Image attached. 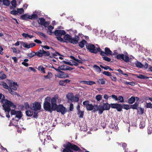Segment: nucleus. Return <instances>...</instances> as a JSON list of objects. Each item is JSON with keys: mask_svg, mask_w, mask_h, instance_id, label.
I'll list each match as a JSON object with an SVG mask.
<instances>
[{"mask_svg": "<svg viewBox=\"0 0 152 152\" xmlns=\"http://www.w3.org/2000/svg\"><path fill=\"white\" fill-rule=\"evenodd\" d=\"M8 91H9L10 93L12 95H18V94L17 92H15L13 91L12 90L11 88H10L9 89H8Z\"/></svg>", "mask_w": 152, "mask_h": 152, "instance_id": "ea45409f", "label": "nucleus"}, {"mask_svg": "<svg viewBox=\"0 0 152 152\" xmlns=\"http://www.w3.org/2000/svg\"><path fill=\"white\" fill-rule=\"evenodd\" d=\"M112 105L113 107L115 108L118 111L120 112L122 110L123 108L126 110H128L130 108V106L129 104L115 103Z\"/></svg>", "mask_w": 152, "mask_h": 152, "instance_id": "423d86ee", "label": "nucleus"}, {"mask_svg": "<svg viewBox=\"0 0 152 152\" xmlns=\"http://www.w3.org/2000/svg\"><path fill=\"white\" fill-rule=\"evenodd\" d=\"M103 59L107 61L110 62L111 61V59L108 57L104 56L102 57Z\"/></svg>", "mask_w": 152, "mask_h": 152, "instance_id": "49530a36", "label": "nucleus"}, {"mask_svg": "<svg viewBox=\"0 0 152 152\" xmlns=\"http://www.w3.org/2000/svg\"><path fill=\"white\" fill-rule=\"evenodd\" d=\"M65 148L63 149V152H70V151L72 150L75 151H79L81 152L82 151L78 146L72 144L69 142H68L66 144L63 145Z\"/></svg>", "mask_w": 152, "mask_h": 152, "instance_id": "f03ea898", "label": "nucleus"}, {"mask_svg": "<svg viewBox=\"0 0 152 152\" xmlns=\"http://www.w3.org/2000/svg\"><path fill=\"white\" fill-rule=\"evenodd\" d=\"M3 97L1 101L2 103H5V104L3 105V107L5 112H8L10 111V107H11L12 108L16 107V105L14 104L12 102L8 100L4 99V98H5V97L4 95H3Z\"/></svg>", "mask_w": 152, "mask_h": 152, "instance_id": "7ed1b4c3", "label": "nucleus"}, {"mask_svg": "<svg viewBox=\"0 0 152 152\" xmlns=\"http://www.w3.org/2000/svg\"><path fill=\"white\" fill-rule=\"evenodd\" d=\"M56 110L57 112L59 113H61V114L64 115V114L66 111V109L63 104H59L54 108L53 111Z\"/></svg>", "mask_w": 152, "mask_h": 152, "instance_id": "6e6552de", "label": "nucleus"}, {"mask_svg": "<svg viewBox=\"0 0 152 152\" xmlns=\"http://www.w3.org/2000/svg\"><path fill=\"white\" fill-rule=\"evenodd\" d=\"M118 100L119 101V102L123 103L124 102V97L122 96H119L118 97Z\"/></svg>", "mask_w": 152, "mask_h": 152, "instance_id": "79ce46f5", "label": "nucleus"}, {"mask_svg": "<svg viewBox=\"0 0 152 152\" xmlns=\"http://www.w3.org/2000/svg\"><path fill=\"white\" fill-rule=\"evenodd\" d=\"M18 120H15L14 119H13V120L12 121V122L11 123V124H10V126H17L18 125Z\"/></svg>", "mask_w": 152, "mask_h": 152, "instance_id": "c756f323", "label": "nucleus"}, {"mask_svg": "<svg viewBox=\"0 0 152 152\" xmlns=\"http://www.w3.org/2000/svg\"><path fill=\"white\" fill-rule=\"evenodd\" d=\"M139 103L136 102L135 103L132 105H130V108L133 109L137 110L138 107Z\"/></svg>", "mask_w": 152, "mask_h": 152, "instance_id": "4be33fe9", "label": "nucleus"}, {"mask_svg": "<svg viewBox=\"0 0 152 152\" xmlns=\"http://www.w3.org/2000/svg\"><path fill=\"white\" fill-rule=\"evenodd\" d=\"M100 66L102 68L104 69L107 70L110 68V67L108 66H104L102 65H100Z\"/></svg>", "mask_w": 152, "mask_h": 152, "instance_id": "680f3d73", "label": "nucleus"}, {"mask_svg": "<svg viewBox=\"0 0 152 152\" xmlns=\"http://www.w3.org/2000/svg\"><path fill=\"white\" fill-rule=\"evenodd\" d=\"M82 34H79L78 36L75 35V37L74 38H71L69 42L73 44H76L78 43V41L80 40V37L79 36L81 37Z\"/></svg>", "mask_w": 152, "mask_h": 152, "instance_id": "2eb2a0df", "label": "nucleus"}, {"mask_svg": "<svg viewBox=\"0 0 152 152\" xmlns=\"http://www.w3.org/2000/svg\"><path fill=\"white\" fill-rule=\"evenodd\" d=\"M144 112V109L143 108L140 107V108L137 110V113L139 114L142 115Z\"/></svg>", "mask_w": 152, "mask_h": 152, "instance_id": "e433bc0d", "label": "nucleus"}, {"mask_svg": "<svg viewBox=\"0 0 152 152\" xmlns=\"http://www.w3.org/2000/svg\"><path fill=\"white\" fill-rule=\"evenodd\" d=\"M135 101V97L134 96H132L128 100V103L129 104H132Z\"/></svg>", "mask_w": 152, "mask_h": 152, "instance_id": "393cba45", "label": "nucleus"}, {"mask_svg": "<svg viewBox=\"0 0 152 152\" xmlns=\"http://www.w3.org/2000/svg\"><path fill=\"white\" fill-rule=\"evenodd\" d=\"M36 34H38L39 35H40L44 38L46 37V35L44 34H43V33L40 32L39 31H38L36 33Z\"/></svg>", "mask_w": 152, "mask_h": 152, "instance_id": "864d4df0", "label": "nucleus"}, {"mask_svg": "<svg viewBox=\"0 0 152 152\" xmlns=\"http://www.w3.org/2000/svg\"><path fill=\"white\" fill-rule=\"evenodd\" d=\"M116 58L118 59L123 60L127 62L129 61V57L124 54H118L117 55Z\"/></svg>", "mask_w": 152, "mask_h": 152, "instance_id": "9d476101", "label": "nucleus"}, {"mask_svg": "<svg viewBox=\"0 0 152 152\" xmlns=\"http://www.w3.org/2000/svg\"><path fill=\"white\" fill-rule=\"evenodd\" d=\"M39 21L38 23L41 26H43L45 27H47L49 25L50 23L48 21H46L45 19L43 18H41L39 19Z\"/></svg>", "mask_w": 152, "mask_h": 152, "instance_id": "4468645a", "label": "nucleus"}, {"mask_svg": "<svg viewBox=\"0 0 152 152\" xmlns=\"http://www.w3.org/2000/svg\"><path fill=\"white\" fill-rule=\"evenodd\" d=\"M59 72L60 73L58 74L57 76L58 77L63 78L69 77V75L65 73L64 72L61 71Z\"/></svg>", "mask_w": 152, "mask_h": 152, "instance_id": "f3484780", "label": "nucleus"}, {"mask_svg": "<svg viewBox=\"0 0 152 152\" xmlns=\"http://www.w3.org/2000/svg\"><path fill=\"white\" fill-rule=\"evenodd\" d=\"M93 67L96 70V71L97 72H100L101 71V68L98 66L94 65L93 66Z\"/></svg>", "mask_w": 152, "mask_h": 152, "instance_id": "f704fd0d", "label": "nucleus"}, {"mask_svg": "<svg viewBox=\"0 0 152 152\" xmlns=\"http://www.w3.org/2000/svg\"><path fill=\"white\" fill-rule=\"evenodd\" d=\"M73 100L75 102H77L79 101V98L78 97L75 96V97H74Z\"/></svg>", "mask_w": 152, "mask_h": 152, "instance_id": "774afa93", "label": "nucleus"}, {"mask_svg": "<svg viewBox=\"0 0 152 152\" xmlns=\"http://www.w3.org/2000/svg\"><path fill=\"white\" fill-rule=\"evenodd\" d=\"M1 85H2L4 88L5 89H7L8 90L10 88V86L9 87L8 85L5 82H3L1 84H0Z\"/></svg>", "mask_w": 152, "mask_h": 152, "instance_id": "72a5a7b5", "label": "nucleus"}, {"mask_svg": "<svg viewBox=\"0 0 152 152\" xmlns=\"http://www.w3.org/2000/svg\"><path fill=\"white\" fill-rule=\"evenodd\" d=\"M135 64L137 67L140 68H142L144 66V65L142 64L140 62L138 61H136L135 62Z\"/></svg>", "mask_w": 152, "mask_h": 152, "instance_id": "5701e85b", "label": "nucleus"}, {"mask_svg": "<svg viewBox=\"0 0 152 152\" xmlns=\"http://www.w3.org/2000/svg\"><path fill=\"white\" fill-rule=\"evenodd\" d=\"M94 107H96V108H94V112H95L98 110V112H99V109L100 107H99V105L98 106L97 105H95L94 106Z\"/></svg>", "mask_w": 152, "mask_h": 152, "instance_id": "09e8293b", "label": "nucleus"}, {"mask_svg": "<svg viewBox=\"0 0 152 152\" xmlns=\"http://www.w3.org/2000/svg\"><path fill=\"white\" fill-rule=\"evenodd\" d=\"M80 83L87 84L89 85H92L93 84H96V83L92 81H80Z\"/></svg>", "mask_w": 152, "mask_h": 152, "instance_id": "6ab92c4d", "label": "nucleus"}, {"mask_svg": "<svg viewBox=\"0 0 152 152\" xmlns=\"http://www.w3.org/2000/svg\"><path fill=\"white\" fill-rule=\"evenodd\" d=\"M38 18V15L36 14H33L31 15H30V19H36Z\"/></svg>", "mask_w": 152, "mask_h": 152, "instance_id": "58836bf2", "label": "nucleus"}, {"mask_svg": "<svg viewBox=\"0 0 152 152\" xmlns=\"http://www.w3.org/2000/svg\"><path fill=\"white\" fill-rule=\"evenodd\" d=\"M47 27L49 31H52L53 29L54 28V27L52 26H49Z\"/></svg>", "mask_w": 152, "mask_h": 152, "instance_id": "338daca9", "label": "nucleus"}, {"mask_svg": "<svg viewBox=\"0 0 152 152\" xmlns=\"http://www.w3.org/2000/svg\"><path fill=\"white\" fill-rule=\"evenodd\" d=\"M109 126L110 128L113 129H116V126H115V124L113 125V124H110Z\"/></svg>", "mask_w": 152, "mask_h": 152, "instance_id": "052dcab7", "label": "nucleus"}, {"mask_svg": "<svg viewBox=\"0 0 152 152\" xmlns=\"http://www.w3.org/2000/svg\"><path fill=\"white\" fill-rule=\"evenodd\" d=\"M10 14L14 15H15L18 14L17 11L14 10L11 11H10Z\"/></svg>", "mask_w": 152, "mask_h": 152, "instance_id": "4d7b16f0", "label": "nucleus"}, {"mask_svg": "<svg viewBox=\"0 0 152 152\" xmlns=\"http://www.w3.org/2000/svg\"><path fill=\"white\" fill-rule=\"evenodd\" d=\"M100 55L102 56H105L106 55L107 56L114 55V54H113L112 51L110 50L109 48L107 47H106L104 48V52L102 51L101 49L100 51Z\"/></svg>", "mask_w": 152, "mask_h": 152, "instance_id": "1a4fd4ad", "label": "nucleus"}, {"mask_svg": "<svg viewBox=\"0 0 152 152\" xmlns=\"http://www.w3.org/2000/svg\"><path fill=\"white\" fill-rule=\"evenodd\" d=\"M73 104L72 103H71L70 105L69 110L70 111H72L73 110Z\"/></svg>", "mask_w": 152, "mask_h": 152, "instance_id": "69168bd1", "label": "nucleus"}, {"mask_svg": "<svg viewBox=\"0 0 152 152\" xmlns=\"http://www.w3.org/2000/svg\"><path fill=\"white\" fill-rule=\"evenodd\" d=\"M11 111V115H16L17 111H16L14 110H10Z\"/></svg>", "mask_w": 152, "mask_h": 152, "instance_id": "bf43d9fd", "label": "nucleus"}, {"mask_svg": "<svg viewBox=\"0 0 152 152\" xmlns=\"http://www.w3.org/2000/svg\"><path fill=\"white\" fill-rule=\"evenodd\" d=\"M115 104V103H111L109 104L107 102L106 103H103L102 105H99V112H98V114L101 115L102 114L104 111L105 110H110V107L112 108L115 109V108L113 107L112 105Z\"/></svg>", "mask_w": 152, "mask_h": 152, "instance_id": "39448f33", "label": "nucleus"}, {"mask_svg": "<svg viewBox=\"0 0 152 152\" xmlns=\"http://www.w3.org/2000/svg\"><path fill=\"white\" fill-rule=\"evenodd\" d=\"M110 78L111 79L114 81H116L117 80V78L115 76H110Z\"/></svg>", "mask_w": 152, "mask_h": 152, "instance_id": "0e129e2a", "label": "nucleus"}, {"mask_svg": "<svg viewBox=\"0 0 152 152\" xmlns=\"http://www.w3.org/2000/svg\"><path fill=\"white\" fill-rule=\"evenodd\" d=\"M136 76L137 78L140 79H146L149 78L148 77L145 76L142 74H139L138 75H136Z\"/></svg>", "mask_w": 152, "mask_h": 152, "instance_id": "bb28decb", "label": "nucleus"}, {"mask_svg": "<svg viewBox=\"0 0 152 152\" xmlns=\"http://www.w3.org/2000/svg\"><path fill=\"white\" fill-rule=\"evenodd\" d=\"M110 97H111L115 101L118 100V97L117 96L114 94L112 95L111 96H110Z\"/></svg>", "mask_w": 152, "mask_h": 152, "instance_id": "6e6d98bb", "label": "nucleus"}, {"mask_svg": "<svg viewBox=\"0 0 152 152\" xmlns=\"http://www.w3.org/2000/svg\"><path fill=\"white\" fill-rule=\"evenodd\" d=\"M26 114L28 116L31 117L33 115V113L32 111L28 110L26 112Z\"/></svg>", "mask_w": 152, "mask_h": 152, "instance_id": "c9c22d12", "label": "nucleus"}, {"mask_svg": "<svg viewBox=\"0 0 152 152\" xmlns=\"http://www.w3.org/2000/svg\"><path fill=\"white\" fill-rule=\"evenodd\" d=\"M146 107L147 108H152V104L151 102L147 103Z\"/></svg>", "mask_w": 152, "mask_h": 152, "instance_id": "3c124183", "label": "nucleus"}, {"mask_svg": "<svg viewBox=\"0 0 152 152\" xmlns=\"http://www.w3.org/2000/svg\"><path fill=\"white\" fill-rule=\"evenodd\" d=\"M17 11L18 14L19 13L20 14H23L24 12L23 9L22 8H18L17 9Z\"/></svg>", "mask_w": 152, "mask_h": 152, "instance_id": "a18cd8bd", "label": "nucleus"}, {"mask_svg": "<svg viewBox=\"0 0 152 152\" xmlns=\"http://www.w3.org/2000/svg\"><path fill=\"white\" fill-rule=\"evenodd\" d=\"M53 33L55 35L58 37H61L66 34L65 31L64 30H56Z\"/></svg>", "mask_w": 152, "mask_h": 152, "instance_id": "dca6fc26", "label": "nucleus"}, {"mask_svg": "<svg viewBox=\"0 0 152 152\" xmlns=\"http://www.w3.org/2000/svg\"><path fill=\"white\" fill-rule=\"evenodd\" d=\"M58 97L57 94H56L54 95L53 97L51 98L50 101L51 102V104L54 109L57 106V100L58 99Z\"/></svg>", "mask_w": 152, "mask_h": 152, "instance_id": "f8f14e48", "label": "nucleus"}, {"mask_svg": "<svg viewBox=\"0 0 152 152\" xmlns=\"http://www.w3.org/2000/svg\"><path fill=\"white\" fill-rule=\"evenodd\" d=\"M11 4L12 6H10V9H14L17 6V2L15 0H12L11 2Z\"/></svg>", "mask_w": 152, "mask_h": 152, "instance_id": "aec40b11", "label": "nucleus"}, {"mask_svg": "<svg viewBox=\"0 0 152 152\" xmlns=\"http://www.w3.org/2000/svg\"><path fill=\"white\" fill-rule=\"evenodd\" d=\"M77 114L79 115V117L80 118H83L84 115V111H80L77 112Z\"/></svg>", "mask_w": 152, "mask_h": 152, "instance_id": "a19ab883", "label": "nucleus"}, {"mask_svg": "<svg viewBox=\"0 0 152 152\" xmlns=\"http://www.w3.org/2000/svg\"><path fill=\"white\" fill-rule=\"evenodd\" d=\"M41 106L38 102L33 104V107L34 110H39L41 108Z\"/></svg>", "mask_w": 152, "mask_h": 152, "instance_id": "a211bd4d", "label": "nucleus"}, {"mask_svg": "<svg viewBox=\"0 0 152 152\" xmlns=\"http://www.w3.org/2000/svg\"><path fill=\"white\" fill-rule=\"evenodd\" d=\"M95 98L98 102L99 101L102 99V95H97L96 96Z\"/></svg>", "mask_w": 152, "mask_h": 152, "instance_id": "c03bdc74", "label": "nucleus"}, {"mask_svg": "<svg viewBox=\"0 0 152 152\" xmlns=\"http://www.w3.org/2000/svg\"><path fill=\"white\" fill-rule=\"evenodd\" d=\"M64 39L65 40L68 41L69 42L72 37L68 34L64 35Z\"/></svg>", "mask_w": 152, "mask_h": 152, "instance_id": "cd10ccee", "label": "nucleus"}, {"mask_svg": "<svg viewBox=\"0 0 152 152\" xmlns=\"http://www.w3.org/2000/svg\"><path fill=\"white\" fill-rule=\"evenodd\" d=\"M38 69L39 71H41L42 72L45 73V69L43 66H40L38 67Z\"/></svg>", "mask_w": 152, "mask_h": 152, "instance_id": "8fccbe9b", "label": "nucleus"}, {"mask_svg": "<svg viewBox=\"0 0 152 152\" xmlns=\"http://www.w3.org/2000/svg\"><path fill=\"white\" fill-rule=\"evenodd\" d=\"M50 53L49 51H45L42 48L41 49L39 50L38 51L36 52L31 51L30 53H28L27 56L28 58L30 59L35 56L39 57H41L43 56L45 57L49 56L50 55Z\"/></svg>", "mask_w": 152, "mask_h": 152, "instance_id": "f257e3e1", "label": "nucleus"}, {"mask_svg": "<svg viewBox=\"0 0 152 152\" xmlns=\"http://www.w3.org/2000/svg\"><path fill=\"white\" fill-rule=\"evenodd\" d=\"M6 75L4 73L1 74L0 75V79L3 80L6 78Z\"/></svg>", "mask_w": 152, "mask_h": 152, "instance_id": "603ef678", "label": "nucleus"}, {"mask_svg": "<svg viewBox=\"0 0 152 152\" xmlns=\"http://www.w3.org/2000/svg\"><path fill=\"white\" fill-rule=\"evenodd\" d=\"M59 84L62 86H65L66 85V83H65L64 80H60L59 82Z\"/></svg>", "mask_w": 152, "mask_h": 152, "instance_id": "5fc2aeb1", "label": "nucleus"}, {"mask_svg": "<svg viewBox=\"0 0 152 152\" xmlns=\"http://www.w3.org/2000/svg\"><path fill=\"white\" fill-rule=\"evenodd\" d=\"M87 43V42L84 39H83L81 42L79 43V46L81 48H83L84 47L85 44Z\"/></svg>", "mask_w": 152, "mask_h": 152, "instance_id": "412c9836", "label": "nucleus"}, {"mask_svg": "<svg viewBox=\"0 0 152 152\" xmlns=\"http://www.w3.org/2000/svg\"><path fill=\"white\" fill-rule=\"evenodd\" d=\"M86 46L87 49L91 53L96 54L98 52H99L100 51V48H96L95 45L93 44L86 43Z\"/></svg>", "mask_w": 152, "mask_h": 152, "instance_id": "0eeeda50", "label": "nucleus"}, {"mask_svg": "<svg viewBox=\"0 0 152 152\" xmlns=\"http://www.w3.org/2000/svg\"><path fill=\"white\" fill-rule=\"evenodd\" d=\"M83 104L85 106L87 110L91 111L93 110L94 108V106L91 104H89V101L88 100L86 101L83 102Z\"/></svg>", "mask_w": 152, "mask_h": 152, "instance_id": "9b49d317", "label": "nucleus"}, {"mask_svg": "<svg viewBox=\"0 0 152 152\" xmlns=\"http://www.w3.org/2000/svg\"><path fill=\"white\" fill-rule=\"evenodd\" d=\"M50 99L51 97L50 96H47L45 98L43 105L45 110L51 113L53 111L54 109L50 102Z\"/></svg>", "mask_w": 152, "mask_h": 152, "instance_id": "20e7f679", "label": "nucleus"}, {"mask_svg": "<svg viewBox=\"0 0 152 152\" xmlns=\"http://www.w3.org/2000/svg\"><path fill=\"white\" fill-rule=\"evenodd\" d=\"M8 84L10 86L9 88L14 90H16L18 86L17 83L10 80H8Z\"/></svg>", "mask_w": 152, "mask_h": 152, "instance_id": "ddd939ff", "label": "nucleus"}, {"mask_svg": "<svg viewBox=\"0 0 152 152\" xmlns=\"http://www.w3.org/2000/svg\"><path fill=\"white\" fill-rule=\"evenodd\" d=\"M67 66L66 65L61 66H59V69L60 70H67Z\"/></svg>", "mask_w": 152, "mask_h": 152, "instance_id": "4c0bfd02", "label": "nucleus"}, {"mask_svg": "<svg viewBox=\"0 0 152 152\" xmlns=\"http://www.w3.org/2000/svg\"><path fill=\"white\" fill-rule=\"evenodd\" d=\"M102 74L107 76L110 77V76H111V73L108 71H104L102 73Z\"/></svg>", "mask_w": 152, "mask_h": 152, "instance_id": "de8ad7c7", "label": "nucleus"}, {"mask_svg": "<svg viewBox=\"0 0 152 152\" xmlns=\"http://www.w3.org/2000/svg\"><path fill=\"white\" fill-rule=\"evenodd\" d=\"M15 115L16 117L19 119H20L22 116V112L20 111H17Z\"/></svg>", "mask_w": 152, "mask_h": 152, "instance_id": "c85d7f7f", "label": "nucleus"}, {"mask_svg": "<svg viewBox=\"0 0 152 152\" xmlns=\"http://www.w3.org/2000/svg\"><path fill=\"white\" fill-rule=\"evenodd\" d=\"M24 105L25 107V109L26 110H27L28 108H29V104L27 102H26L25 103Z\"/></svg>", "mask_w": 152, "mask_h": 152, "instance_id": "13d9d810", "label": "nucleus"}, {"mask_svg": "<svg viewBox=\"0 0 152 152\" xmlns=\"http://www.w3.org/2000/svg\"><path fill=\"white\" fill-rule=\"evenodd\" d=\"M61 37H57V39L59 41H60L61 42H64V40Z\"/></svg>", "mask_w": 152, "mask_h": 152, "instance_id": "e2e57ef3", "label": "nucleus"}, {"mask_svg": "<svg viewBox=\"0 0 152 152\" xmlns=\"http://www.w3.org/2000/svg\"><path fill=\"white\" fill-rule=\"evenodd\" d=\"M66 97L68 99L70 100H72L74 98V96H72V94L71 93L68 94L66 96Z\"/></svg>", "mask_w": 152, "mask_h": 152, "instance_id": "7c9ffc66", "label": "nucleus"}, {"mask_svg": "<svg viewBox=\"0 0 152 152\" xmlns=\"http://www.w3.org/2000/svg\"><path fill=\"white\" fill-rule=\"evenodd\" d=\"M20 17L23 20H27L28 19H30V15L27 14H25L21 15Z\"/></svg>", "mask_w": 152, "mask_h": 152, "instance_id": "b1692460", "label": "nucleus"}, {"mask_svg": "<svg viewBox=\"0 0 152 152\" xmlns=\"http://www.w3.org/2000/svg\"><path fill=\"white\" fill-rule=\"evenodd\" d=\"M3 4L7 6H9L10 4V1L9 0H3Z\"/></svg>", "mask_w": 152, "mask_h": 152, "instance_id": "473e14b6", "label": "nucleus"}, {"mask_svg": "<svg viewBox=\"0 0 152 152\" xmlns=\"http://www.w3.org/2000/svg\"><path fill=\"white\" fill-rule=\"evenodd\" d=\"M97 82L99 84L102 85L105 84L106 83L105 80L103 78L99 79Z\"/></svg>", "mask_w": 152, "mask_h": 152, "instance_id": "a878e982", "label": "nucleus"}, {"mask_svg": "<svg viewBox=\"0 0 152 152\" xmlns=\"http://www.w3.org/2000/svg\"><path fill=\"white\" fill-rule=\"evenodd\" d=\"M52 74L50 72H48V75H44V77L46 79H50L52 77Z\"/></svg>", "mask_w": 152, "mask_h": 152, "instance_id": "2f4dec72", "label": "nucleus"}, {"mask_svg": "<svg viewBox=\"0 0 152 152\" xmlns=\"http://www.w3.org/2000/svg\"><path fill=\"white\" fill-rule=\"evenodd\" d=\"M21 44H22L23 47L28 49H29L30 48V47H29V44L28 45L26 43L24 42H22L21 43Z\"/></svg>", "mask_w": 152, "mask_h": 152, "instance_id": "37998d69", "label": "nucleus"}]
</instances>
